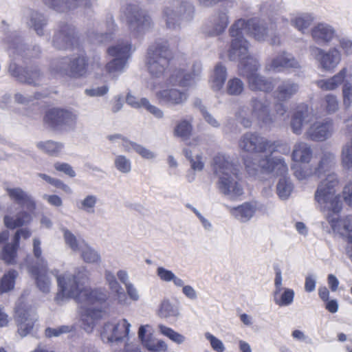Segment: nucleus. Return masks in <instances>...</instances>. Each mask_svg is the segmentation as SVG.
Returning <instances> with one entry per match:
<instances>
[{
  "label": "nucleus",
  "instance_id": "1",
  "mask_svg": "<svg viewBox=\"0 0 352 352\" xmlns=\"http://www.w3.org/2000/svg\"><path fill=\"white\" fill-rule=\"evenodd\" d=\"M51 273L56 276L58 282V292L55 301L62 304L67 298H74L78 304L83 329L88 333L92 331L96 321L102 317L104 305L108 298L107 290L86 287L87 270L85 267L78 268L74 274L59 275L58 270L51 271Z\"/></svg>",
  "mask_w": 352,
  "mask_h": 352
},
{
  "label": "nucleus",
  "instance_id": "2",
  "mask_svg": "<svg viewBox=\"0 0 352 352\" xmlns=\"http://www.w3.org/2000/svg\"><path fill=\"white\" fill-rule=\"evenodd\" d=\"M336 174L327 175L318 184L314 195L316 201L326 212V218L334 232L352 241V215L338 217L342 208L339 195H336V187L338 185Z\"/></svg>",
  "mask_w": 352,
  "mask_h": 352
},
{
  "label": "nucleus",
  "instance_id": "3",
  "mask_svg": "<svg viewBox=\"0 0 352 352\" xmlns=\"http://www.w3.org/2000/svg\"><path fill=\"white\" fill-rule=\"evenodd\" d=\"M245 23V19H235L230 27L228 32L232 39L228 50V57L231 61H239V72L240 75L246 78L248 86L251 90V80L254 77L261 65L257 58L249 53L250 44L247 38L243 36Z\"/></svg>",
  "mask_w": 352,
  "mask_h": 352
},
{
  "label": "nucleus",
  "instance_id": "4",
  "mask_svg": "<svg viewBox=\"0 0 352 352\" xmlns=\"http://www.w3.org/2000/svg\"><path fill=\"white\" fill-rule=\"evenodd\" d=\"M267 152L269 155L258 159L246 157L244 160L245 169L250 175H256L260 169L263 173H274L275 175H286L288 173V165L284 157H273L275 152L282 154H289L291 148L287 142L283 140H268Z\"/></svg>",
  "mask_w": 352,
  "mask_h": 352
},
{
  "label": "nucleus",
  "instance_id": "5",
  "mask_svg": "<svg viewBox=\"0 0 352 352\" xmlns=\"http://www.w3.org/2000/svg\"><path fill=\"white\" fill-rule=\"evenodd\" d=\"M213 169L219 177V191L230 198H236L243 192L239 183V168L234 164L228 155L218 153L213 159Z\"/></svg>",
  "mask_w": 352,
  "mask_h": 352
},
{
  "label": "nucleus",
  "instance_id": "6",
  "mask_svg": "<svg viewBox=\"0 0 352 352\" xmlns=\"http://www.w3.org/2000/svg\"><path fill=\"white\" fill-rule=\"evenodd\" d=\"M271 101L266 96H252L249 106H240L235 111V119L244 127H250L252 120L270 125L274 122L271 113Z\"/></svg>",
  "mask_w": 352,
  "mask_h": 352
},
{
  "label": "nucleus",
  "instance_id": "7",
  "mask_svg": "<svg viewBox=\"0 0 352 352\" xmlns=\"http://www.w3.org/2000/svg\"><path fill=\"white\" fill-rule=\"evenodd\" d=\"M131 324L126 319L108 321L100 333L104 342L109 343L113 352H142L138 348L126 345L124 338L130 332Z\"/></svg>",
  "mask_w": 352,
  "mask_h": 352
},
{
  "label": "nucleus",
  "instance_id": "8",
  "mask_svg": "<svg viewBox=\"0 0 352 352\" xmlns=\"http://www.w3.org/2000/svg\"><path fill=\"white\" fill-rule=\"evenodd\" d=\"M124 16L131 36L142 37L153 26L151 16L145 10L136 3H128L122 8Z\"/></svg>",
  "mask_w": 352,
  "mask_h": 352
},
{
  "label": "nucleus",
  "instance_id": "9",
  "mask_svg": "<svg viewBox=\"0 0 352 352\" xmlns=\"http://www.w3.org/2000/svg\"><path fill=\"white\" fill-rule=\"evenodd\" d=\"M171 52L167 42H156L147 50L146 65L150 74L155 78L163 76L169 65Z\"/></svg>",
  "mask_w": 352,
  "mask_h": 352
},
{
  "label": "nucleus",
  "instance_id": "10",
  "mask_svg": "<svg viewBox=\"0 0 352 352\" xmlns=\"http://www.w3.org/2000/svg\"><path fill=\"white\" fill-rule=\"evenodd\" d=\"M163 15L167 28L177 29L182 21H190L195 15V8L189 1L173 0L164 8Z\"/></svg>",
  "mask_w": 352,
  "mask_h": 352
},
{
  "label": "nucleus",
  "instance_id": "11",
  "mask_svg": "<svg viewBox=\"0 0 352 352\" xmlns=\"http://www.w3.org/2000/svg\"><path fill=\"white\" fill-rule=\"evenodd\" d=\"M135 49L129 40H119L116 44L108 47L107 52L113 58L107 63V72L111 76L122 73Z\"/></svg>",
  "mask_w": 352,
  "mask_h": 352
},
{
  "label": "nucleus",
  "instance_id": "12",
  "mask_svg": "<svg viewBox=\"0 0 352 352\" xmlns=\"http://www.w3.org/2000/svg\"><path fill=\"white\" fill-rule=\"evenodd\" d=\"M87 65V57L84 55H78L76 57H62L52 62L50 71L58 75L79 78L86 75Z\"/></svg>",
  "mask_w": 352,
  "mask_h": 352
},
{
  "label": "nucleus",
  "instance_id": "13",
  "mask_svg": "<svg viewBox=\"0 0 352 352\" xmlns=\"http://www.w3.org/2000/svg\"><path fill=\"white\" fill-rule=\"evenodd\" d=\"M316 85L322 90H335L339 85H342L343 103L345 107L352 104V72L348 67H342L340 71L326 80H317Z\"/></svg>",
  "mask_w": 352,
  "mask_h": 352
},
{
  "label": "nucleus",
  "instance_id": "14",
  "mask_svg": "<svg viewBox=\"0 0 352 352\" xmlns=\"http://www.w3.org/2000/svg\"><path fill=\"white\" fill-rule=\"evenodd\" d=\"M177 69L172 71L169 76L166 78L164 85L160 89L155 92V96L160 104L167 107L183 106L189 98V92L186 88H177V85L168 82V78L173 75Z\"/></svg>",
  "mask_w": 352,
  "mask_h": 352
},
{
  "label": "nucleus",
  "instance_id": "15",
  "mask_svg": "<svg viewBox=\"0 0 352 352\" xmlns=\"http://www.w3.org/2000/svg\"><path fill=\"white\" fill-rule=\"evenodd\" d=\"M230 21L228 8H218L207 17L201 28L206 36H219L226 31Z\"/></svg>",
  "mask_w": 352,
  "mask_h": 352
},
{
  "label": "nucleus",
  "instance_id": "16",
  "mask_svg": "<svg viewBox=\"0 0 352 352\" xmlns=\"http://www.w3.org/2000/svg\"><path fill=\"white\" fill-rule=\"evenodd\" d=\"M78 116L72 109H52L47 111L44 120L54 129H74Z\"/></svg>",
  "mask_w": 352,
  "mask_h": 352
},
{
  "label": "nucleus",
  "instance_id": "17",
  "mask_svg": "<svg viewBox=\"0 0 352 352\" xmlns=\"http://www.w3.org/2000/svg\"><path fill=\"white\" fill-rule=\"evenodd\" d=\"M202 71V65L201 63H194L191 72L186 71L185 67H177L176 71L168 78V82L172 85H179L180 87H185L188 90V87L197 83L199 80Z\"/></svg>",
  "mask_w": 352,
  "mask_h": 352
},
{
  "label": "nucleus",
  "instance_id": "18",
  "mask_svg": "<svg viewBox=\"0 0 352 352\" xmlns=\"http://www.w3.org/2000/svg\"><path fill=\"white\" fill-rule=\"evenodd\" d=\"M309 52L312 56L319 63L320 67L324 71H331L338 65L342 55L336 47H331L326 52L318 46H309Z\"/></svg>",
  "mask_w": 352,
  "mask_h": 352
},
{
  "label": "nucleus",
  "instance_id": "19",
  "mask_svg": "<svg viewBox=\"0 0 352 352\" xmlns=\"http://www.w3.org/2000/svg\"><path fill=\"white\" fill-rule=\"evenodd\" d=\"M268 138L257 132L244 133L239 141V147L248 153L268 152Z\"/></svg>",
  "mask_w": 352,
  "mask_h": 352
},
{
  "label": "nucleus",
  "instance_id": "20",
  "mask_svg": "<svg viewBox=\"0 0 352 352\" xmlns=\"http://www.w3.org/2000/svg\"><path fill=\"white\" fill-rule=\"evenodd\" d=\"M8 72L21 82L29 85H39L43 78L38 67H22L16 63H10Z\"/></svg>",
  "mask_w": 352,
  "mask_h": 352
},
{
  "label": "nucleus",
  "instance_id": "21",
  "mask_svg": "<svg viewBox=\"0 0 352 352\" xmlns=\"http://www.w3.org/2000/svg\"><path fill=\"white\" fill-rule=\"evenodd\" d=\"M77 43L75 28L67 23H61L54 33L52 44L58 49L73 48Z\"/></svg>",
  "mask_w": 352,
  "mask_h": 352
},
{
  "label": "nucleus",
  "instance_id": "22",
  "mask_svg": "<svg viewBox=\"0 0 352 352\" xmlns=\"http://www.w3.org/2000/svg\"><path fill=\"white\" fill-rule=\"evenodd\" d=\"M300 63L292 54L283 51L271 58L265 65L267 72H283L288 68H300Z\"/></svg>",
  "mask_w": 352,
  "mask_h": 352
},
{
  "label": "nucleus",
  "instance_id": "23",
  "mask_svg": "<svg viewBox=\"0 0 352 352\" xmlns=\"http://www.w3.org/2000/svg\"><path fill=\"white\" fill-rule=\"evenodd\" d=\"M333 133V122L330 119L316 121L306 131V138L314 141H324L330 138Z\"/></svg>",
  "mask_w": 352,
  "mask_h": 352
},
{
  "label": "nucleus",
  "instance_id": "24",
  "mask_svg": "<svg viewBox=\"0 0 352 352\" xmlns=\"http://www.w3.org/2000/svg\"><path fill=\"white\" fill-rule=\"evenodd\" d=\"M40 265H28V272L33 276L37 288L41 292L49 293L51 291L52 280L48 274V263L46 259H41Z\"/></svg>",
  "mask_w": 352,
  "mask_h": 352
},
{
  "label": "nucleus",
  "instance_id": "25",
  "mask_svg": "<svg viewBox=\"0 0 352 352\" xmlns=\"http://www.w3.org/2000/svg\"><path fill=\"white\" fill-rule=\"evenodd\" d=\"M314 119V113L309 106L305 104L298 106L291 118L290 125L293 133L300 135L302 133L303 126L310 123Z\"/></svg>",
  "mask_w": 352,
  "mask_h": 352
},
{
  "label": "nucleus",
  "instance_id": "26",
  "mask_svg": "<svg viewBox=\"0 0 352 352\" xmlns=\"http://www.w3.org/2000/svg\"><path fill=\"white\" fill-rule=\"evenodd\" d=\"M45 6L60 12L65 13L69 10H74L78 8H91L94 0H42Z\"/></svg>",
  "mask_w": 352,
  "mask_h": 352
},
{
  "label": "nucleus",
  "instance_id": "27",
  "mask_svg": "<svg viewBox=\"0 0 352 352\" xmlns=\"http://www.w3.org/2000/svg\"><path fill=\"white\" fill-rule=\"evenodd\" d=\"M6 42L8 45V51L11 54H20L25 58L36 56L40 52L39 47H34L32 50L27 47L25 44L22 43L21 38L18 32H12L6 38Z\"/></svg>",
  "mask_w": 352,
  "mask_h": 352
},
{
  "label": "nucleus",
  "instance_id": "28",
  "mask_svg": "<svg viewBox=\"0 0 352 352\" xmlns=\"http://www.w3.org/2000/svg\"><path fill=\"white\" fill-rule=\"evenodd\" d=\"M15 318L18 322V331L21 336H26L34 329L37 317L34 311L16 307Z\"/></svg>",
  "mask_w": 352,
  "mask_h": 352
},
{
  "label": "nucleus",
  "instance_id": "29",
  "mask_svg": "<svg viewBox=\"0 0 352 352\" xmlns=\"http://www.w3.org/2000/svg\"><path fill=\"white\" fill-rule=\"evenodd\" d=\"M300 87L298 82H295L293 78H285L278 82L274 96L276 100L287 102L299 92Z\"/></svg>",
  "mask_w": 352,
  "mask_h": 352
},
{
  "label": "nucleus",
  "instance_id": "30",
  "mask_svg": "<svg viewBox=\"0 0 352 352\" xmlns=\"http://www.w3.org/2000/svg\"><path fill=\"white\" fill-rule=\"evenodd\" d=\"M24 18L29 27L34 28L38 35L44 34V28L47 24L48 19L43 13L38 12L36 10L28 9L23 11Z\"/></svg>",
  "mask_w": 352,
  "mask_h": 352
},
{
  "label": "nucleus",
  "instance_id": "31",
  "mask_svg": "<svg viewBox=\"0 0 352 352\" xmlns=\"http://www.w3.org/2000/svg\"><path fill=\"white\" fill-rule=\"evenodd\" d=\"M104 25L106 28L104 32H92L89 33V36L92 42L104 43L111 41L115 32H116L118 30V25L115 22L113 15L111 14V13H109L106 16Z\"/></svg>",
  "mask_w": 352,
  "mask_h": 352
},
{
  "label": "nucleus",
  "instance_id": "32",
  "mask_svg": "<svg viewBox=\"0 0 352 352\" xmlns=\"http://www.w3.org/2000/svg\"><path fill=\"white\" fill-rule=\"evenodd\" d=\"M126 102L129 106L133 107V108H142L143 107L147 111L158 119H161L164 116V111L157 106L153 105L147 98H140L139 99V98L133 96L131 92H128L126 96Z\"/></svg>",
  "mask_w": 352,
  "mask_h": 352
},
{
  "label": "nucleus",
  "instance_id": "33",
  "mask_svg": "<svg viewBox=\"0 0 352 352\" xmlns=\"http://www.w3.org/2000/svg\"><path fill=\"white\" fill-rule=\"evenodd\" d=\"M7 192L13 201L29 211H34L36 203L32 196L24 191L21 188H8Z\"/></svg>",
  "mask_w": 352,
  "mask_h": 352
},
{
  "label": "nucleus",
  "instance_id": "34",
  "mask_svg": "<svg viewBox=\"0 0 352 352\" xmlns=\"http://www.w3.org/2000/svg\"><path fill=\"white\" fill-rule=\"evenodd\" d=\"M335 34L336 30L333 27L326 23H319L311 30V36L318 44H327L331 42Z\"/></svg>",
  "mask_w": 352,
  "mask_h": 352
},
{
  "label": "nucleus",
  "instance_id": "35",
  "mask_svg": "<svg viewBox=\"0 0 352 352\" xmlns=\"http://www.w3.org/2000/svg\"><path fill=\"white\" fill-rule=\"evenodd\" d=\"M245 30L257 41H265L270 34L267 24L261 19H245Z\"/></svg>",
  "mask_w": 352,
  "mask_h": 352
},
{
  "label": "nucleus",
  "instance_id": "36",
  "mask_svg": "<svg viewBox=\"0 0 352 352\" xmlns=\"http://www.w3.org/2000/svg\"><path fill=\"white\" fill-rule=\"evenodd\" d=\"M230 214L241 223H246L253 217L257 207L256 204L243 203L236 207H228Z\"/></svg>",
  "mask_w": 352,
  "mask_h": 352
},
{
  "label": "nucleus",
  "instance_id": "37",
  "mask_svg": "<svg viewBox=\"0 0 352 352\" xmlns=\"http://www.w3.org/2000/svg\"><path fill=\"white\" fill-rule=\"evenodd\" d=\"M313 157L311 146L305 142H297L294 144L292 153V159L300 163H309Z\"/></svg>",
  "mask_w": 352,
  "mask_h": 352
},
{
  "label": "nucleus",
  "instance_id": "38",
  "mask_svg": "<svg viewBox=\"0 0 352 352\" xmlns=\"http://www.w3.org/2000/svg\"><path fill=\"white\" fill-rule=\"evenodd\" d=\"M274 83L272 77L255 72L254 77L250 80V90L260 91V92L270 93L274 90Z\"/></svg>",
  "mask_w": 352,
  "mask_h": 352
},
{
  "label": "nucleus",
  "instance_id": "39",
  "mask_svg": "<svg viewBox=\"0 0 352 352\" xmlns=\"http://www.w3.org/2000/svg\"><path fill=\"white\" fill-rule=\"evenodd\" d=\"M336 164V155L331 151L324 150L322 152L320 159L317 165L314 167V174L320 177L322 173H327L328 170L333 167Z\"/></svg>",
  "mask_w": 352,
  "mask_h": 352
},
{
  "label": "nucleus",
  "instance_id": "40",
  "mask_svg": "<svg viewBox=\"0 0 352 352\" xmlns=\"http://www.w3.org/2000/svg\"><path fill=\"white\" fill-rule=\"evenodd\" d=\"M314 21V16L310 13H298L292 15L290 22L301 33H307Z\"/></svg>",
  "mask_w": 352,
  "mask_h": 352
},
{
  "label": "nucleus",
  "instance_id": "41",
  "mask_svg": "<svg viewBox=\"0 0 352 352\" xmlns=\"http://www.w3.org/2000/svg\"><path fill=\"white\" fill-rule=\"evenodd\" d=\"M227 68L222 63H217L210 78V87L214 91L222 89L227 78Z\"/></svg>",
  "mask_w": 352,
  "mask_h": 352
},
{
  "label": "nucleus",
  "instance_id": "42",
  "mask_svg": "<svg viewBox=\"0 0 352 352\" xmlns=\"http://www.w3.org/2000/svg\"><path fill=\"white\" fill-rule=\"evenodd\" d=\"M32 220V216L30 213L26 211H21L18 213L15 217H10V215H6L4 218V224L10 229H14L16 227H21V226L25 225V223H30Z\"/></svg>",
  "mask_w": 352,
  "mask_h": 352
},
{
  "label": "nucleus",
  "instance_id": "43",
  "mask_svg": "<svg viewBox=\"0 0 352 352\" xmlns=\"http://www.w3.org/2000/svg\"><path fill=\"white\" fill-rule=\"evenodd\" d=\"M157 314L160 317L165 319H177L179 315V309L169 300H164L160 303Z\"/></svg>",
  "mask_w": 352,
  "mask_h": 352
},
{
  "label": "nucleus",
  "instance_id": "44",
  "mask_svg": "<svg viewBox=\"0 0 352 352\" xmlns=\"http://www.w3.org/2000/svg\"><path fill=\"white\" fill-rule=\"evenodd\" d=\"M294 187L291 179L286 177L285 175H281L276 185V193L279 198L285 200L290 196Z\"/></svg>",
  "mask_w": 352,
  "mask_h": 352
},
{
  "label": "nucleus",
  "instance_id": "45",
  "mask_svg": "<svg viewBox=\"0 0 352 352\" xmlns=\"http://www.w3.org/2000/svg\"><path fill=\"white\" fill-rule=\"evenodd\" d=\"M60 231L63 233L65 244L73 252H81L82 240L78 239L77 236L71 230H68L67 227H61Z\"/></svg>",
  "mask_w": 352,
  "mask_h": 352
},
{
  "label": "nucleus",
  "instance_id": "46",
  "mask_svg": "<svg viewBox=\"0 0 352 352\" xmlns=\"http://www.w3.org/2000/svg\"><path fill=\"white\" fill-rule=\"evenodd\" d=\"M18 249L19 246L16 243L14 234L12 243H7L3 246L0 253L1 259L8 264L14 263Z\"/></svg>",
  "mask_w": 352,
  "mask_h": 352
},
{
  "label": "nucleus",
  "instance_id": "47",
  "mask_svg": "<svg viewBox=\"0 0 352 352\" xmlns=\"http://www.w3.org/2000/svg\"><path fill=\"white\" fill-rule=\"evenodd\" d=\"M81 257L87 263H99L101 256L96 250L93 249L87 242L82 240Z\"/></svg>",
  "mask_w": 352,
  "mask_h": 352
},
{
  "label": "nucleus",
  "instance_id": "48",
  "mask_svg": "<svg viewBox=\"0 0 352 352\" xmlns=\"http://www.w3.org/2000/svg\"><path fill=\"white\" fill-rule=\"evenodd\" d=\"M36 146L50 155H58L63 148V145L61 142H54V140L38 142L36 143Z\"/></svg>",
  "mask_w": 352,
  "mask_h": 352
},
{
  "label": "nucleus",
  "instance_id": "49",
  "mask_svg": "<svg viewBox=\"0 0 352 352\" xmlns=\"http://www.w3.org/2000/svg\"><path fill=\"white\" fill-rule=\"evenodd\" d=\"M98 201V197L94 194H88L77 203L78 208L86 213L93 214Z\"/></svg>",
  "mask_w": 352,
  "mask_h": 352
},
{
  "label": "nucleus",
  "instance_id": "50",
  "mask_svg": "<svg viewBox=\"0 0 352 352\" xmlns=\"http://www.w3.org/2000/svg\"><path fill=\"white\" fill-rule=\"evenodd\" d=\"M192 132V121L186 120V119H182V120L179 121L174 128V134L184 139V140L189 138Z\"/></svg>",
  "mask_w": 352,
  "mask_h": 352
},
{
  "label": "nucleus",
  "instance_id": "51",
  "mask_svg": "<svg viewBox=\"0 0 352 352\" xmlns=\"http://www.w3.org/2000/svg\"><path fill=\"white\" fill-rule=\"evenodd\" d=\"M184 155L190 162V166L195 171H201L205 166V162L203 161V155L197 153L193 155L192 151L188 148H184Z\"/></svg>",
  "mask_w": 352,
  "mask_h": 352
},
{
  "label": "nucleus",
  "instance_id": "52",
  "mask_svg": "<svg viewBox=\"0 0 352 352\" xmlns=\"http://www.w3.org/2000/svg\"><path fill=\"white\" fill-rule=\"evenodd\" d=\"M156 274L159 278L162 281H166V283H169V281H173L176 287L178 285H183V280L173 272L172 270H168V269L164 268V267H158L156 270Z\"/></svg>",
  "mask_w": 352,
  "mask_h": 352
},
{
  "label": "nucleus",
  "instance_id": "53",
  "mask_svg": "<svg viewBox=\"0 0 352 352\" xmlns=\"http://www.w3.org/2000/svg\"><path fill=\"white\" fill-rule=\"evenodd\" d=\"M18 276L16 270H10L0 280V293L8 292L14 287L15 279Z\"/></svg>",
  "mask_w": 352,
  "mask_h": 352
},
{
  "label": "nucleus",
  "instance_id": "54",
  "mask_svg": "<svg viewBox=\"0 0 352 352\" xmlns=\"http://www.w3.org/2000/svg\"><path fill=\"white\" fill-rule=\"evenodd\" d=\"M340 159L344 169H352V138L342 146Z\"/></svg>",
  "mask_w": 352,
  "mask_h": 352
},
{
  "label": "nucleus",
  "instance_id": "55",
  "mask_svg": "<svg viewBox=\"0 0 352 352\" xmlns=\"http://www.w3.org/2000/svg\"><path fill=\"white\" fill-rule=\"evenodd\" d=\"M158 329L162 335L170 338L173 342L177 343V344H182L184 342L186 338H185L181 333L177 332L169 327L164 326V324H159Z\"/></svg>",
  "mask_w": 352,
  "mask_h": 352
},
{
  "label": "nucleus",
  "instance_id": "56",
  "mask_svg": "<svg viewBox=\"0 0 352 352\" xmlns=\"http://www.w3.org/2000/svg\"><path fill=\"white\" fill-rule=\"evenodd\" d=\"M245 89V84L239 77H232L227 82L226 91L230 95H240Z\"/></svg>",
  "mask_w": 352,
  "mask_h": 352
},
{
  "label": "nucleus",
  "instance_id": "57",
  "mask_svg": "<svg viewBox=\"0 0 352 352\" xmlns=\"http://www.w3.org/2000/svg\"><path fill=\"white\" fill-rule=\"evenodd\" d=\"M114 166L120 173H129L132 170V163L129 157L118 155L114 157Z\"/></svg>",
  "mask_w": 352,
  "mask_h": 352
},
{
  "label": "nucleus",
  "instance_id": "58",
  "mask_svg": "<svg viewBox=\"0 0 352 352\" xmlns=\"http://www.w3.org/2000/svg\"><path fill=\"white\" fill-rule=\"evenodd\" d=\"M295 292L292 288L283 287L277 300L276 305L278 306H289L294 300Z\"/></svg>",
  "mask_w": 352,
  "mask_h": 352
},
{
  "label": "nucleus",
  "instance_id": "59",
  "mask_svg": "<svg viewBox=\"0 0 352 352\" xmlns=\"http://www.w3.org/2000/svg\"><path fill=\"white\" fill-rule=\"evenodd\" d=\"M145 347L155 352H166L168 350L166 342L162 340H148L145 342Z\"/></svg>",
  "mask_w": 352,
  "mask_h": 352
},
{
  "label": "nucleus",
  "instance_id": "60",
  "mask_svg": "<svg viewBox=\"0 0 352 352\" xmlns=\"http://www.w3.org/2000/svg\"><path fill=\"white\" fill-rule=\"evenodd\" d=\"M275 289L273 293L274 302L277 304L278 296L283 291V276L282 272L279 268H275V279H274Z\"/></svg>",
  "mask_w": 352,
  "mask_h": 352
},
{
  "label": "nucleus",
  "instance_id": "61",
  "mask_svg": "<svg viewBox=\"0 0 352 352\" xmlns=\"http://www.w3.org/2000/svg\"><path fill=\"white\" fill-rule=\"evenodd\" d=\"M131 146L137 153L142 156V157L146 158V160H152V158H155L156 156L155 153L151 151V150L144 147L142 145H140V144H137V142H131L130 140V148Z\"/></svg>",
  "mask_w": 352,
  "mask_h": 352
},
{
  "label": "nucleus",
  "instance_id": "62",
  "mask_svg": "<svg viewBox=\"0 0 352 352\" xmlns=\"http://www.w3.org/2000/svg\"><path fill=\"white\" fill-rule=\"evenodd\" d=\"M74 326H60L57 328H47L45 330V336L47 337H57L64 333H69L73 331Z\"/></svg>",
  "mask_w": 352,
  "mask_h": 352
},
{
  "label": "nucleus",
  "instance_id": "63",
  "mask_svg": "<svg viewBox=\"0 0 352 352\" xmlns=\"http://www.w3.org/2000/svg\"><path fill=\"white\" fill-rule=\"evenodd\" d=\"M324 101L328 113H333V112L337 111L339 108V103L336 96L327 94L324 97Z\"/></svg>",
  "mask_w": 352,
  "mask_h": 352
},
{
  "label": "nucleus",
  "instance_id": "64",
  "mask_svg": "<svg viewBox=\"0 0 352 352\" xmlns=\"http://www.w3.org/2000/svg\"><path fill=\"white\" fill-rule=\"evenodd\" d=\"M205 338L210 341L213 350L217 351V352H223L225 346L222 340L216 338V336H212L210 332L205 333Z\"/></svg>",
  "mask_w": 352,
  "mask_h": 352
}]
</instances>
